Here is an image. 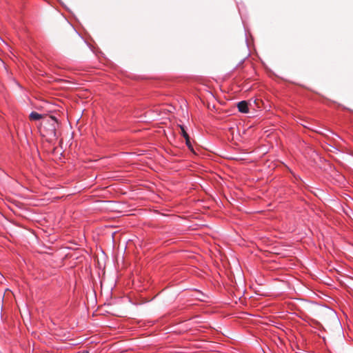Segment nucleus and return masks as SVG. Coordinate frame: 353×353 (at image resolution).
I'll return each mask as SVG.
<instances>
[{
    "label": "nucleus",
    "instance_id": "nucleus-3",
    "mask_svg": "<svg viewBox=\"0 0 353 353\" xmlns=\"http://www.w3.org/2000/svg\"><path fill=\"white\" fill-rule=\"evenodd\" d=\"M181 129V134L184 137V139H187L189 137L188 134L187 133L185 127L183 125H179Z\"/></svg>",
    "mask_w": 353,
    "mask_h": 353
},
{
    "label": "nucleus",
    "instance_id": "nucleus-1",
    "mask_svg": "<svg viewBox=\"0 0 353 353\" xmlns=\"http://www.w3.org/2000/svg\"><path fill=\"white\" fill-rule=\"evenodd\" d=\"M237 108L240 112L248 113L249 108L248 103L246 101H241L237 103Z\"/></svg>",
    "mask_w": 353,
    "mask_h": 353
},
{
    "label": "nucleus",
    "instance_id": "nucleus-2",
    "mask_svg": "<svg viewBox=\"0 0 353 353\" xmlns=\"http://www.w3.org/2000/svg\"><path fill=\"white\" fill-rule=\"evenodd\" d=\"M29 117H30V120L38 121V120L41 119L43 117V116H42V114H39L37 112H32L30 113Z\"/></svg>",
    "mask_w": 353,
    "mask_h": 353
},
{
    "label": "nucleus",
    "instance_id": "nucleus-4",
    "mask_svg": "<svg viewBox=\"0 0 353 353\" xmlns=\"http://www.w3.org/2000/svg\"><path fill=\"white\" fill-rule=\"evenodd\" d=\"M185 139V143H186V145L188 146V148L190 150H193V146L190 142V137L187 139Z\"/></svg>",
    "mask_w": 353,
    "mask_h": 353
}]
</instances>
